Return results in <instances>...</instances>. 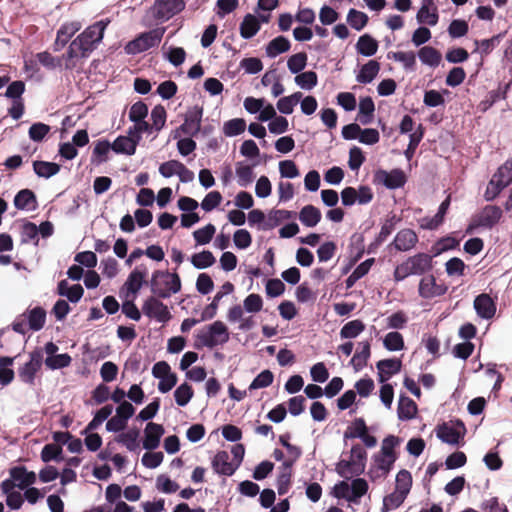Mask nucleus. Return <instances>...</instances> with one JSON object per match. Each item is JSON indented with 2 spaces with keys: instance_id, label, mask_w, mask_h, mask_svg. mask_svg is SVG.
<instances>
[{
  "instance_id": "f257e3e1",
  "label": "nucleus",
  "mask_w": 512,
  "mask_h": 512,
  "mask_svg": "<svg viewBox=\"0 0 512 512\" xmlns=\"http://www.w3.org/2000/svg\"><path fill=\"white\" fill-rule=\"evenodd\" d=\"M433 256L424 252L409 256L394 269L395 282H401L409 276H424L433 269Z\"/></svg>"
},
{
  "instance_id": "f03ea898",
  "label": "nucleus",
  "mask_w": 512,
  "mask_h": 512,
  "mask_svg": "<svg viewBox=\"0 0 512 512\" xmlns=\"http://www.w3.org/2000/svg\"><path fill=\"white\" fill-rule=\"evenodd\" d=\"M151 291L158 298H169L181 289V280L177 273L157 270L151 279Z\"/></svg>"
},
{
  "instance_id": "7ed1b4c3",
  "label": "nucleus",
  "mask_w": 512,
  "mask_h": 512,
  "mask_svg": "<svg viewBox=\"0 0 512 512\" xmlns=\"http://www.w3.org/2000/svg\"><path fill=\"white\" fill-rule=\"evenodd\" d=\"M229 339L230 334L227 326L222 321L217 320L197 335L196 347L214 348L227 343Z\"/></svg>"
},
{
  "instance_id": "20e7f679",
  "label": "nucleus",
  "mask_w": 512,
  "mask_h": 512,
  "mask_svg": "<svg viewBox=\"0 0 512 512\" xmlns=\"http://www.w3.org/2000/svg\"><path fill=\"white\" fill-rule=\"evenodd\" d=\"M104 34H78V36L71 42L67 51V60L74 58H85L99 43Z\"/></svg>"
},
{
  "instance_id": "39448f33",
  "label": "nucleus",
  "mask_w": 512,
  "mask_h": 512,
  "mask_svg": "<svg viewBox=\"0 0 512 512\" xmlns=\"http://www.w3.org/2000/svg\"><path fill=\"white\" fill-rule=\"evenodd\" d=\"M502 210L496 205H487L482 211L476 215L472 223L467 228V233H471L474 228L484 227L491 229L494 227L502 218Z\"/></svg>"
},
{
  "instance_id": "423d86ee",
  "label": "nucleus",
  "mask_w": 512,
  "mask_h": 512,
  "mask_svg": "<svg viewBox=\"0 0 512 512\" xmlns=\"http://www.w3.org/2000/svg\"><path fill=\"white\" fill-rule=\"evenodd\" d=\"M185 8V0H156L151 8L157 21H167Z\"/></svg>"
},
{
  "instance_id": "0eeeda50",
  "label": "nucleus",
  "mask_w": 512,
  "mask_h": 512,
  "mask_svg": "<svg viewBox=\"0 0 512 512\" xmlns=\"http://www.w3.org/2000/svg\"><path fill=\"white\" fill-rule=\"evenodd\" d=\"M466 433V427L461 420H456L454 426L444 422L437 426L436 435L444 443L457 445L460 439H463Z\"/></svg>"
},
{
  "instance_id": "6e6552de",
  "label": "nucleus",
  "mask_w": 512,
  "mask_h": 512,
  "mask_svg": "<svg viewBox=\"0 0 512 512\" xmlns=\"http://www.w3.org/2000/svg\"><path fill=\"white\" fill-rule=\"evenodd\" d=\"M448 287L445 283H438L432 274L424 275L418 285V294L423 299H432L446 294Z\"/></svg>"
},
{
  "instance_id": "1a4fd4ad",
  "label": "nucleus",
  "mask_w": 512,
  "mask_h": 512,
  "mask_svg": "<svg viewBox=\"0 0 512 512\" xmlns=\"http://www.w3.org/2000/svg\"><path fill=\"white\" fill-rule=\"evenodd\" d=\"M161 39L162 34H139L138 37L125 45L124 50L130 55L139 54L158 46Z\"/></svg>"
},
{
  "instance_id": "9d476101",
  "label": "nucleus",
  "mask_w": 512,
  "mask_h": 512,
  "mask_svg": "<svg viewBox=\"0 0 512 512\" xmlns=\"http://www.w3.org/2000/svg\"><path fill=\"white\" fill-rule=\"evenodd\" d=\"M406 181V175L401 169H393L390 172L380 169L374 174V183L384 185L388 189L401 188Z\"/></svg>"
},
{
  "instance_id": "9b49d317",
  "label": "nucleus",
  "mask_w": 512,
  "mask_h": 512,
  "mask_svg": "<svg viewBox=\"0 0 512 512\" xmlns=\"http://www.w3.org/2000/svg\"><path fill=\"white\" fill-rule=\"evenodd\" d=\"M142 311L149 318L156 319L161 323H166L171 319L168 307L154 296H150L145 300Z\"/></svg>"
},
{
  "instance_id": "f8f14e48",
  "label": "nucleus",
  "mask_w": 512,
  "mask_h": 512,
  "mask_svg": "<svg viewBox=\"0 0 512 512\" xmlns=\"http://www.w3.org/2000/svg\"><path fill=\"white\" fill-rule=\"evenodd\" d=\"M42 366V354L34 351L30 354V360L18 369V376L24 383L33 385L36 373Z\"/></svg>"
},
{
  "instance_id": "ddd939ff",
  "label": "nucleus",
  "mask_w": 512,
  "mask_h": 512,
  "mask_svg": "<svg viewBox=\"0 0 512 512\" xmlns=\"http://www.w3.org/2000/svg\"><path fill=\"white\" fill-rule=\"evenodd\" d=\"M164 433L163 425L154 422L147 423L144 429L143 448L148 451L156 449Z\"/></svg>"
},
{
  "instance_id": "4468645a",
  "label": "nucleus",
  "mask_w": 512,
  "mask_h": 512,
  "mask_svg": "<svg viewBox=\"0 0 512 512\" xmlns=\"http://www.w3.org/2000/svg\"><path fill=\"white\" fill-rule=\"evenodd\" d=\"M203 115V108L195 106L186 114L184 123L180 126V130L187 135L195 136L201 128V120Z\"/></svg>"
},
{
  "instance_id": "2eb2a0df",
  "label": "nucleus",
  "mask_w": 512,
  "mask_h": 512,
  "mask_svg": "<svg viewBox=\"0 0 512 512\" xmlns=\"http://www.w3.org/2000/svg\"><path fill=\"white\" fill-rule=\"evenodd\" d=\"M211 464L215 473L224 476H232L238 469L233 461H229V454L224 450L216 453Z\"/></svg>"
},
{
  "instance_id": "dca6fc26",
  "label": "nucleus",
  "mask_w": 512,
  "mask_h": 512,
  "mask_svg": "<svg viewBox=\"0 0 512 512\" xmlns=\"http://www.w3.org/2000/svg\"><path fill=\"white\" fill-rule=\"evenodd\" d=\"M417 243H418L417 234L412 229L406 228V229L400 230L396 234L391 245L394 246V248L397 251L407 252V251H410L411 249H413Z\"/></svg>"
},
{
  "instance_id": "f3484780",
  "label": "nucleus",
  "mask_w": 512,
  "mask_h": 512,
  "mask_svg": "<svg viewBox=\"0 0 512 512\" xmlns=\"http://www.w3.org/2000/svg\"><path fill=\"white\" fill-rule=\"evenodd\" d=\"M474 309L483 319H491L496 313V304L489 294L482 293L474 299Z\"/></svg>"
},
{
  "instance_id": "a211bd4d",
  "label": "nucleus",
  "mask_w": 512,
  "mask_h": 512,
  "mask_svg": "<svg viewBox=\"0 0 512 512\" xmlns=\"http://www.w3.org/2000/svg\"><path fill=\"white\" fill-rule=\"evenodd\" d=\"M234 291V285L227 281L221 286V290L218 291L212 302L205 307V309L201 313V320H210L213 319L217 313V309L219 306L220 300L227 294H230Z\"/></svg>"
},
{
  "instance_id": "6ab92c4d",
  "label": "nucleus",
  "mask_w": 512,
  "mask_h": 512,
  "mask_svg": "<svg viewBox=\"0 0 512 512\" xmlns=\"http://www.w3.org/2000/svg\"><path fill=\"white\" fill-rule=\"evenodd\" d=\"M401 366V360L396 358L378 361L376 364L378 369V381L380 383L386 382L391 376L400 372Z\"/></svg>"
},
{
  "instance_id": "aec40b11",
  "label": "nucleus",
  "mask_w": 512,
  "mask_h": 512,
  "mask_svg": "<svg viewBox=\"0 0 512 512\" xmlns=\"http://www.w3.org/2000/svg\"><path fill=\"white\" fill-rule=\"evenodd\" d=\"M9 474L20 489H25L36 482L35 472L28 471L25 466L12 467Z\"/></svg>"
},
{
  "instance_id": "412c9836",
  "label": "nucleus",
  "mask_w": 512,
  "mask_h": 512,
  "mask_svg": "<svg viewBox=\"0 0 512 512\" xmlns=\"http://www.w3.org/2000/svg\"><path fill=\"white\" fill-rule=\"evenodd\" d=\"M141 139L137 136L136 139L126 136H118L112 143V150L118 154L133 155L135 154L136 147Z\"/></svg>"
},
{
  "instance_id": "4be33fe9",
  "label": "nucleus",
  "mask_w": 512,
  "mask_h": 512,
  "mask_svg": "<svg viewBox=\"0 0 512 512\" xmlns=\"http://www.w3.org/2000/svg\"><path fill=\"white\" fill-rule=\"evenodd\" d=\"M22 317H25L27 320L29 329L32 331L41 330L46 322V311L44 308L37 306L27 311V313L23 314Z\"/></svg>"
},
{
  "instance_id": "5701e85b",
  "label": "nucleus",
  "mask_w": 512,
  "mask_h": 512,
  "mask_svg": "<svg viewBox=\"0 0 512 512\" xmlns=\"http://www.w3.org/2000/svg\"><path fill=\"white\" fill-rule=\"evenodd\" d=\"M14 206L18 210H34L37 207V198L30 189L20 190L14 197Z\"/></svg>"
},
{
  "instance_id": "b1692460",
  "label": "nucleus",
  "mask_w": 512,
  "mask_h": 512,
  "mask_svg": "<svg viewBox=\"0 0 512 512\" xmlns=\"http://www.w3.org/2000/svg\"><path fill=\"white\" fill-rule=\"evenodd\" d=\"M374 111L375 105L372 98L369 96L361 98L359 102V112L356 119L362 125H368L373 120Z\"/></svg>"
},
{
  "instance_id": "393cba45",
  "label": "nucleus",
  "mask_w": 512,
  "mask_h": 512,
  "mask_svg": "<svg viewBox=\"0 0 512 512\" xmlns=\"http://www.w3.org/2000/svg\"><path fill=\"white\" fill-rule=\"evenodd\" d=\"M321 217V211L311 204L304 206L299 213V220L306 227L316 226Z\"/></svg>"
},
{
  "instance_id": "a878e982",
  "label": "nucleus",
  "mask_w": 512,
  "mask_h": 512,
  "mask_svg": "<svg viewBox=\"0 0 512 512\" xmlns=\"http://www.w3.org/2000/svg\"><path fill=\"white\" fill-rule=\"evenodd\" d=\"M147 275V268L145 266L136 267L128 276V279L125 283L127 290L132 293H137Z\"/></svg>"
},
{
  "instance_id": "bb28decb",
  "label": "nucleus",
  "mask_w": 512,
  "mask_h": 512,
  "mask_svg": "<svg viewBox=\"0 0 512 512\" xmlns=\"http://www.w3.org/2000/svg\"><path fill=\"white\" fill-rule=\"evenodd\" d=\"M360 351H357L352 357L350 363L356 371L363 369L371 355V346L369 341L359 343Z\"/></svg>"
},
{
  "instance_id": "cd10ccee",
  "label": "nucleus",
  "mask_w": 512,
  "mask_h": 512,
  "mask_svg": "<svg viewBox=\"0 0 512 512\" xmlns=\"http://www.w3.org/2000/svg\"><path fill=\"white\" fill-rule=\"evenodd\" d=\"M61 169V166L55 162H47L36 160L33 162V170L38 177L50 178L56 175Z\"/></svg>"
},
{
  "instance_id": "c85d7f7f",
  "label": "nucleus",
  "mask_w": 512,
  "mask_h": 512,
  "mask_svg": "<svg viewBox=\"0 0 512 512\" xmlns=\"http://www.w3.org/2000/svg\"><path fill=\"white\" fill-rule=\"evenodd\" d=\"M417 405L407 396H400L398 404V417L400 420H410L416 416Z\"/></svg>"
},
{
  "instance_id": "c756f323",
  "label": "nucleus",
  "mask_w": 512,
  "mask_h": 512,
  "mask_svg": "<svg viewBox=\"0 0 512 512\" xmlns=\"http://www.w3.org/2000/svg\"><path fill=\"white\" fill-rule=\"evenodd\" d=\"M336 471L342 478L349 479L353 475H360L364 471L363 465H356V461L340 460L337 463Z\"/></svg>"
},
{
  "instance_id": "7c9ffc66",
  "label": "nucleus",
  "mask_w": 512,
  "mask_h": 512,
  "mask_svg": "<svg viewBox=\"0 0 512 512\" xmlns=\"http://www.w3.org/2000/svg\"><path fill=\"white\" fill-rule=\"evenodd\" d=\"M433 6V0H424L423 5L417 13V19L421 24L435 25L438 21V14L436 8L430 9Z\"/></svg>"
},
{
  "instance_id": "2f4dec72",
  "label": "nucleus",
  "mask_w": 512,
  "mask_h": 512,
  "mask_svg": "<svg viewBox=\"0 0 512 512\" xmlns=\"http://www.w3.org/2000/svg\"><path fill=\"white\" fill-rule=\"evenodd\" d=\"M398 221H400V219L397 218L395 214L388 217L382 224L379 234L370 246L378 247L381 245L395 230Z\"/></svg>"
},
{
  "instance_id": "473e14b6",
  "label": "nucleus",
  "mask_w": 512,
  "mask_h": 512,
  "mask_svg": "<svg viewBox=\"0 0 512 512\" xmlns=\"http://www.w3.org/2000/svg\"><path fill=\"white\" fill-rule=\"evenodd\" d=\"M379 70V63L375 60H370L361 67L360 72L357 75V81L363 84L370 83L377 76Z\"/></svg>"
},
{
  "instance_id": "72a5a7b5",
  "label": "nucleus",
  "mask_w": 512,
  "mask_h": 512,
  "mask_svg": "<svg viewBox=\"0 0 512 512\" xmlns=\"http://www.w3.org/2000/svg\"><path fill=\"white\" fill-rule=\"evenodd\" d=\"M365 324L360 319L347 322L340 330L341 339H353L365 330Z\"/></svg>"
},
{
  "instance_id": "f704fd0d",
  "label": "nucleus",
  "mask_w": 512,
  "mask_h": 512,
  "mask_svg": "<svg viewBox=\"0 0 512 512\" xmlns=\"http://www.w3.org/2000/svg\"><path fill=\"white\" fill-rule=\"evenodd\" d=\"M357 51L364 56H372L377 52L378 42L369 34H363L357 42Z\"/></svg>"
},
{
  "instance_id": "c9c22d12",
  "label": "nucleus",
  "mask_w": 512,
  "mask_h": 512,
  "mask_svg": "<svg viewBox=\"0 0 512 512\" xmlns=\"http://www.w3.org/2000/svg\"><path fill=\"white\" fill-rule=\"evenodd\" d=\"M112 150V144L108 140H98L92 152V162L98 164L108 160V153Z\"/></svg>"
},
{
  "instance_id": "e433bc0d",
  "label": "nucleus",
  "mask_w": 512,
  "mask_h": 512,
  "mask_svg": "<svg viewBox=\"0 0 512 512\" xmlns=\"http://www.w3.org/2000/svg\"><path fill=\"white\" fill-rule=\"evenodd\" d=\"M190 261L195 268L205 269L212 266L216 262V259L211 251L204 250L193 254Z\"/></svg>"
},
{
  "instance_id": "4c0bfd02",
  "label": "nucleus",
  "mask_w": 512,
  "mask_h": 512,
  "mask_svg": "<svg viewBox=\"0 0 512 512\" xmlns=\"http://www.w3.org/2000/svg\"><path fill=\"white\" fill-rule=\"evenodd\" d=\"M290 49V42L283 36L273 39L266 47V54L269 57H276Z\"/></svg>"
},
{
  "instance_id": "58836bf2",
  "label": "nucleus",
  "mask_w": 512,
  "mask_h": 512,
  "mask_svg": "<svg viewBox=\"0 0 512 512\" xmlns=\"http://www.w3.org/2000/svg\"><path fill=\"white\" fill-rule=\"evenodd\" d=\"M236 176L238 178L239 186L247 187L253 182L255 177L253 167L250 165H245L242 162L237 163Z\"/></svg>"
},
{
  "instance_id": "ea45409f",
  "label": "nucleus",
  "mask_w": 512,
  "mask_h": 512,
  "mask_svg": "<svg viewBox=\"0 0 512 512\" xmlns=\"http://www.w3.org/2000/svg\"><path fill=\"white\" fill-rule=\"evenodd\" d=\"M194 396V390L188 383H182L174 391V398L177 405L186 406Z\"/></svg>"
},
{
  "instance_id": "a19ab883",
  "label": "nucleus",
  "mask_w": 512,
  "mask_h": 512,
  "mask_svg": "<svg viewBox=\"0 0 512 512\" xmlns=\"http://www.w3.org/2000/svg\"><path fill=\"white\" fill-rule=\"evenodd\" d=\"M368 431V427L363 418H355L352 425L349 426L344 432V439L360 438Z\"/></svg>"
},
{
  "instance_id": "79ce46f5",
  "label": "nucleus",
  "mask_w": 512,
  "mask_h": 512,
  "mask_svg": "<svg viewBox=\"0 0 512 512\" xmlns=\"http://www.w3.org/2000/svg\"><path fill=\"white\" fill-rule=\"evenodd\" d=\"M302 96L301 92H295L290 96L280 98L277 102V109L283 114H291Z\"/></svg>"
},
{
  "instance_id": "37998d69",
  "label": "nucleus",
  "mask_w": 512,
  "mask_h": 512,
  "mask_svg": "<svg viewBox=\"0 0 512 512\" xmlns=\"http://www.w3.org/2000/svg\"><path fill=\"white\" fill-rule=\"evenodd\" d=\"M419 59L422 63L437 66L441 60V54L433 47L424 46L418 52Z\"/></svg>"
},
{
  "instance_id": "c03bdc74",
  "label": "nucleus",
  "mask_w": 512,
  "mask_h": 512,
  "mask_svg": "<svg viewBox=\"0 0 512 512\" xmlns=\"http://www.w3.org/2000/svg\"><path fill=\"white\" fill-rule=\"evenodd\" d=\"M508 85L505 86L504 90H502L500 87L495 90H491L487 93L484 100H482L479 104V107L482 111L488 110L494 103L499 101L500 99L506 98Z\"/></svg>"
},
{
  "instance_id": "a18cd8bd",
  "label": "nucleus",
  "mask_w": 512,
  "mask_h": 512,
  "mask_svg": "<svg viewBox=\"0 0 512 512\" xmlns=\"http://www.w3.org/2000/svg\"><path fill=\"white\" fill-rule=\"evenodd\" d=\"M412 487V475L408 470L402 469L396 475L395 490L408 495Z\"/></svg>"
},
{
  "instance_id": "49530a36",
  "label": "nucleus",
  "mask_w": 512,
  "mask_h": 512,
  "mask_svg": "<svg viewBox=\"0 0 512 512\" xmlns=\"http://www.w3.org/2000/svg\"><path fill=\"white\" fill-rule=\"evenodd\" d=\"M139 437V430L131 429L117 437V442L123 444L129 451H136L139 448L137 442Z\"/></svg>"
},
{
  "instance_id": "de8ad7c7",
  "label": "nucleus",
  "mask_w": 512,
  "mask_h": 512,
  "mask_svg": "<svg viewBox=\"0 0 512 512\" xmlns=\"http://www.w3.org/2000/svg\"><path fill=\"white\" fill-rule=\"evenodd\" d=\"M407 495L394 490V492L386 495L383 499L382 512L397 509L406 499Z\"/></svg>"
},
{
  "instance_id": "09e8293b",
  "label": "nucleus",
  "mask_w": 512,
  "mask_h": 512,
  "mask_svg": "<svg viewBox=\"0 0 512 512\" xmlns=\"http://www.w3.org/2000/svg\"><path fill=\"white\" fill-rule=\"evenodd\" d=\"M246 129V122L242 118L231 119L224 123L223 132L228 137L240 135Z\"/></svg>"
},
{
  "instance_id": "8fccbe9b",
  "label": "nucleus",
  "mask_w": 512,
  "mask_h": 512,
  "mask_svg": "<svg viewBox=\"0 0 512 512\" xmlns=\"http://www.w3.org/2000/svg\"><path fill=\"white\" fill-rule=\"evenodd\" d=\"M507 186L502 180L492 176L486 187L484 198L486 201H493Z\"/></svg>"
},
{
  "instance_id": "3c124183",
  "label": "nucleus",
  "mask_w": 512,
  "mask_h": 512,
  "mask_svg": "<svg viewBox=\"0 0 512 512\" xmlns=\"http://www.w3.org/2000/svg\"><path fill=\"white\" fill-rule=\"evenodd\" d=\"M401 440L399 437L394 435H388L383 439L380 454H383L389 458L397 459L395 448L400 444Z\"/></svg>"
},
{
  "instance_id": "603ef678",
  "label": "nucleus",
  "mask_w": 512,
  "mask_h": 512,
  "mask_svg": "<svg viewBox=\"0 0 512 512\" xmlns=\"http://www.w3.org/2000/svg\"><path fill=\"white\" fill-rule=\"evenodd\" d=\"M72 358L69 354H58L54 356H48L45 359V365L52 370L65 368L70 365Z\"/></svg>"
},
{
  "instance_id": "864d4df0",
  "label": "nucleus",
  "mask_w": 512,
  "mask_h": 512,
  "mask_svg": "<svg viewBox=\"0 0 512 512\" xmlns=\"http://www.w3.org/2000/svg\"><path fill=\"white\" fill-rule=\"evenodd\" d=\"M215 232H216L215 226L213 224L209 223L205 227L194 231L193 237L197 244L205 245V244H208L212 240Z\"/></svg>"
},
{
  "instance_id": "5fc2aeb1",
  "label": "nucleus",
  "mask_w": 512,
  "mask_h": 512,
  "mask_svg": "<svg viewBox=\"0 0 512 512\" xmlns=\"http://www.w3.org/2000/svg\"><path fill=\"white\" fill-rule=\"evenodd\" d=\"M383 344L389 351H399L404 348V339L399 332H389L385 336Z\"/></svg>"
},
{
  "instance_id": "6e6d98bb",
  "label": "nucleus",
  "mask_w": 512,
  "mask_h": 512,
  "mask_svg": "<svg viewBox=\"0 0 512 512\" xmlns=\"http://www.w3.org/2000/svg\"><path fill=\"white\" fill-rule=\"evenodd\" d=\"M62 447L57 444H46L41 451V460L45 463H48L52 460L60 461L63 458L61 457Z\"/></svg>"
},
{
  "instance_id": "4d7b16f0",
  "label": "nucleus",
  "mask_w": 512,
  "mask_h": 512,
  "mask_svg": "<svg viewBox=\"0 0 512 512\" xmlns=\"http://www.w3.org/2000/svg\"><path fill=\"white\" fill-rule=\"evenodd\" d=\"M349 25L355 30H361L368 22V16L361 11L351 9L347 16Z\"/></svg>"
},
{
  "instance_id": "13d9d810",
  "label": "nucleus",
  "mask_w": 512,
  "mask_h": 512,
  "mask_svg": "<svg viewBox=\"0 0 512 512\" xmlns=\"http://www.w3.org/2000/svg\"><path fill=\"white\" fill-rule=\"evenodd\" d=\"M273 379V373L270 370H264L254 378L249 386V390L268 387L272 384Z\"/></svg>"
},
{
  "instance_id": "bf43d9fd",
  "label": "nucleus",
  "mask_w": 512,
  "mask_h": 512,
  "mask_svg": "<svg viewBox=\"0 0 512 512\" xmlns=\"http://www.w3.org/2000/svg\"><path fill=\"white\" fill-rule=\"evenodd\" d=\"M498 180H502L506 186L512 183V158L507 159L493 174Z\"/></svg>"
},
{
  "instance_id": "052dcab7",
  "label": "nucleus",
  "mask_w": 512,
  "mask_h": 512,
  "mask_svg": "<svg viewBox=\"0 0 512 512\" xmlns=\"http://www.w3.org/2000/svg\"><path fill=\"white\" fill-rule=\"evenodd\" d=\"M318 77L314 71H306L295 77V82L304 89H312L317 85Z\"/></svg>"
},
{
  "instance_id": "680f3d73",
  "label": "nucleus",
  "mask_w": 512,
  "mask_h": 512,
  "mask_svg": "<svg viewBox=\"0 0 512 512\" xmlns=\"http://www.w3.org/2000/svg\"><path fill=\"white\" fill-rule=\"evenodd\" d=\"M166 110L162 105H156L151 111L152 125L155 131H160L166 122Z\"/></svg>"
},
{
  "instance_id": "e2e57ef3",
  "label": "nucleus",
  "mask_w": 512,
  "mask_h": 512,
  "mask_svg": "<svg viewBox=\"0 0 512 512\" xmlns=\"http://www.w3.org/2000/svg\"><path fill=\"white\" fill-rule=\"evenodd\" d=\"M244 309L249 313H257L262 310L263 300L259 294H249L243 301Z\"/></svg>"
},
{
  "instance_id": "0e129e2a",
  "label": "nucleus",
  "mask_w": 512,
  "mask_h": 512,
  "mask_svg": "<svg viewBox=\"0 0 512 512\" xmlns=\"http://www.w3.org/2000/svg\"><path fill=\"white\" fill-rule=\"evenodd\" d=\"M49 131V125L38 122L31 125L28 134L31 140L35 142H40L45 138Z\"/></svg>"
},
{
  "instance_id": "69168bd1",
  "label": "nucleus",
  "mask_w": 512,
  "mask_h": 512,
  "mask_svg": "<svg viewBox=\"0 0 512 512\" xmlns=\"http://www.w3.org/2000/svg\"><path fill=\"white\" fill-rule=\"evenodd\" d=\"M147 115H148V106L142 101H138V102L134 103L131 106L130 111H129V119H130V121H132L134 123L145 119L147 117Z\"/></svg>"
},
{
  "instance_id": "338daca9",
  "label": "nucleus",
  "mask_w": 512,
  "mask_h": 512,
  "mask_svg": "<svg viewBox=\"0 0 512 512\" xmlns=\"http://www.w3.org/2000/svg\"><path fill=\"white\" fill-rule=\"evenodd\" d=\"M222 201V195L219 191L209 192L201 202V207L206 212L212 211L220 205Z\"/></svg>"
},
{
  "instance_id": "774afa93",
  "label": "nucleus",
  "mask_w": 512,
  "mask_h": 512,
  "mask_svg": "<svg viewBox=\"0 0 512 512\" xmlns=\"http://www.w3.org/2000/svg\"><path fill=\"white\" fill-rule=\"evenodd\" d=\"M481 509L484 512H508L506 504L501 503L498 497H491L481 504Z\"/></svg>"
}]
</instances>
